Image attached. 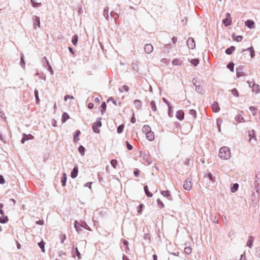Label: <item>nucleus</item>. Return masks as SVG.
Returning a JSON list of instances; mask_svg holds the SVG:
<instances>
[{
    "label": "nucleus",
    "mask_w": 260,
    "mask_h": 260,
    "mask_svg": "<svg viewBox=\"0 0 260 260\" xmlns=\"http://www.w3.org/2000/svg\"><path fill=\"white\" fill-rule=\"evenodd\" d=\"M78 173V168L77 167H74L72 173H71V177L73 178H75L77 176Z\"/></svg>",
    "instance_id": "nucleus-15"
},
{
    "label": "nucleus",
    "mask_w": 260,
    "mask_h": 260,
    "mask_svg": "<svg viewBox=\"0 0 260 260\" xmlns=\"http://www.w3.org/2000/svg\"><path fill=\"white\" fill-rule=\"evenodd\" d=\"M111 164L114 169H116L118 165V161L116 159H112L111 161Z\"/></svg>",
    "instance_id": "nucleus-27"
},
{
    "label": "nucleus",
    "mask_w": 260,
    "mask_h": 260,
    "mask_svg": "<svg viewBox=\"0 0 260 260\" xmlns=\"http://www.w3.org/2000/svg\"><path fill=\"white\" fill-rule=\"evenodd\" d=\"M172 64L175 66L180 65L181 62L178 59H174L172 60Z\"/></svg>",
    "instance_id": "nucleus-33"
},
{
    "label": "nucleus",
    "mask_w": 260,
    "mask_h": 260,
    "mask_svg": "<svg viewBox=\"0 0 260 260\" xmlns=\"http://www.w3.org/2000/svg\"><path fill=\"white\" fill-rule=\"evenodd\" d=\"M126 146L127 148L129 150H131L133 149V146L131 144H129L128 142H126Z\"/></svg>",
    "instance_id": "nucleus-50"
},
{
    "label": "nucleus",
    "mask_w": 260,
    "mask_h": 260,
    "mask_svg": "<svg viewBox=\"0 0 260 260\" xmlns=\"http://www.w3.org/2000/svg\"><path fill=\"white\" fill-rule=\"evenodd\" d=\"M144 190H145V193L147 195V196L149 197H152L153 194H152V193H151V192H149V191L148 189L147 186H145L144 187Z\"/></svg>",
    "instance_id": "nucleus-25"
},
{
    "label": "nucleus",
    "mask_w": 260,
    "mask_h": 260,
    "mask_svg": "<svg viewBox=\"0 0 260 260\" xmlns=\"http://www.w3.org/2000/svg\"><path fill=\"white\" fill-rule=\"evenodd\" d=\"M160 193L164 197L168 198L169 200L171 199V192L168 190L161 191Z\"/></svg>",
    "instance_id": "nucleus-10"
},
{
    "label": "nucleus",
    "mask_w": 260,
    "mask_h": 260,
    "mask_svg": "<svg viewBox=\"0 0 260 260\" xmlns=\"http://www.w3.org/2000/svg\"><path fill=\"white\" fill-rule=\"evenodd\" d=\"M75 252L76 253L78 258L80 259L81 258V254H80V252H79L78 248L77 247L75 248Z\"/></svg>",
    "instance_id": "nucleus-45"
},
{
    "label": "nucleus",
    "mask_w": 260,
    "mask_h": 260,
    "mask_svg": "<svg viewBox=\"0 0 260 260\" xmlns=\"http://www.w3.org/2000/svg\"><path fill=\"white\" fill-rule=\"evenodd\" d=\"M235 50V47L234 46H231V47L226 49L225 53L227 54H231Z\"/></svg>",
    "instance_id": "nucleus-21"
},
{
    "label": "nucleus",
    "mask_w": 260,
    "mask_h": 260,
    "mask_svg": "<svg viewBox=\"0 0 260 260\" xmlns=\"http://www.w3.org/2000/svg\"><path fill=\"white\" fill-rule=\"evenodd\" d=\"M23 136L24 137H25V139H27V141L29 139L34 138V137L31 135H27L26 134H24Z\"/></svg>",
    "instance_id": "nucleus-48"
},
{
    "label": "nucleus",
    "mask_w": 260,
    "mask_h": 260,
    "mask_svg": "<svg viewBox=\"0 0 260 260\" xmlns=\"http://www.w3.org/2000/svg\"><path fill=\"white\" fill-rule=\"evenodd\" d=\"M78 150L82 155H83L84 154L85 149L83 146H80L79 147Z\"/></svg>",
    "instance_id": "nucleus-37"
},
{
    "label": "nucleus",
    "mask_w": 260,
    "mask_h": 260,
    "mask_svg": "<svg viewBox=\"0 0 260 260\" xmlns=\"http://www.w3.org/2000/svg\"><path fill=\"white\" fill-rule=\"evenodd\" d=\"M196 90L198 92H201V91L202 90L201 88L199 86H196Z\"/></svg>",
    "instance_id": "nucleus-61"
},
{
    "label": "nucleus",
    "mask_w": 260,
    "mask_h": 260,
    "mask_svg": "<svg viewBox=\"0 0 260 260\" xmlns=\"http://www.w3.org/2000/svg\"><path fill=\"white\" fill-rule=\"evenodd\" d=\"M233 39L234 41H236L238 42H240L242 40L243 37L242 36H235V34H233L232 36Z\"/></svg>",
    "instance_id": "nucleus-17"
},
{
    "label": "nucleus",
    "mask_w": 260,
    "mask_h": 260,
    "mask_svg": "<svg viewBox=\"0 0 260 260\" xmlns=\"http://www.w3.org/2000/svg\"><path fill=\"white\" fill-rule=\"evenodd\" d=\"M248 139V141L249 142H251L252 139L254 141H256L255 132L254 130H251V131L249 132Z\"/></svg>",
    "instance_id": "nucleus-8"
},
{
    "label": "nucleus",
    "mask_w": 260,
    "mask_h": 260,
    "mask_svg": "<svg viewBox=\"0 0 260 260\" xmlns=\"http://www.w3.org/2000/svg\"><path fill=\"white\" fill-rule=\"evenodd\" d=\"M239 185L237 183H235L233 184V185L231 187V191L233 192H236L238 188Z\"/></svg>",
    "instance_id": "nucleus-24"
},
{
    "label": "nucleus",
    "mask_w": 260,
    "mask_h": 260,
    "mask_svg": "<svg viewBox=\"0 0 260 260\" xmlns=\"http://www.w3.org/2000/svg\"><path fill=\"white\" fill-rule=\"evenodd\" d=\"M123 260H129V259L126 256H123Z\"/></svg>",
    "instance_id": "nucleus-64"
},
{
    "label": "nucleus",
    "mask_w": 260,
    "mask_h": 260,
    "mask_svg": "<svg viewBox=\"0 0 260 260\" xmlns=\"http://www.w3.org/2000/svg\"><path fill=\"white\" fill-rule=\"evenodd\" d=\"M177 41V39L176 37H174L172 38V41H173V43L175 44L176 43Z\"/></svg>",
    "instance_id": "nucleus-60"
},
{
    "label": "nucleus",
    "mask_w": 260,
    "mask_h": 260,
    "mask_svg": "<svg viewBox=\"0 0 260 260\" xmlns=\"http://www.w3.org/2000/svg\"><path fill=\"white\" fill-rule=\"evenodd\" d=\"M237 119H238V121L240 122L244 121L243 118L242 117H241V116H239L237 117Z\"/></svg>",
    "instance_id": "nucleus-53"
},
{
    "label": "nucleus",
    "mask_w": 260,
    "mask_h": 260,
    "mask_svg": "<svg viewBox=\"0 0 260 260\" xmlns=\"http://www.w3.org/2000/svg\"><path fill=\"white\" fill-rule=\"evenodd\" d=\"M101 112L103 113L106 109V104L105 102L103 103L101 106Z\"/></svg>",
    "instance_id": "nucleus-38"
},
{
    "label": "nucleus",
    "mask_w": 260,
    "mask_h": 260,
    "mask_svg": "<svg viewBox=\"0 0 260 260\" xmlns=\"http://www.w3.org/2000/svg\"><path fill=\"white\" fill-rule=\"evenodd\" d=\"M79 227H80L79 224L77 221H75V228H76V229L77 231H78V228H79Z\"/></svg>",
    "instance_id": "nucleus-52"
},
{
    "label": "nucleus",
    "mask_w": 260,
    "mask_h": 260,
    "mask_svg": "<svg viewBox=\"0 0 260 260\" xmlns=\"http://www.w3.org/2000/svg\"><path fill=\"white\" fill-rule=\"evenodd\" d=\"M123 244H125V245H128V241H126V240H123Z\"/></svg>",
    "instance_id": "nucleus-63"
},
{
    "label": "nucleus",
    "mask_w": 260,
    "mask_h": 260,
    "mask_svg": "<svg viewBox=\"0 0 260 260\" xmlns=\"http://www.w3.org/2000/svg\"><path fill=\"white\" fill-rule=\"evenodd\" d=\"M78 36L74 35L72 38V42L73 44L74 45H76L78 42Z\"/></svg>",
    "instance_id": "nucleus-26"
},
{
    "label": "nucleus",
    "mask_w": 260,
    "mask_h": 260,
    "mask_svg": "<svg viewBox=\"0 0 260 260\" xmlns=\"http://www.w3.org/2000/svg\"><path fill=\"white\" fill-rule=\"evenodd\" d=\"M128 90H129V88L127 85H123L122 86V89H120V91L122 92V91H124L127 92L128 91Z\"/></svg>",
    "instance_id": "nucleus-41"
},
{
    "label": "nucleus",
    "mask_w": 260,
    "mask_h": 260,
    "mask_svg": "<svg viewBox=\"0 0 260 260\" xmlns=\"http://www.w3.org/2000/svg\"><path fill=\"white\" fill-rule=\"evenodd\" d=\"M124 127V126L123 124H121V125H119L117 128V133L118 134L121 133L123 131Z\"/></svg>",
    "instance_id": "nucleus-31"
},
{
    "label": "nucleus",
    "mask_w": 260,
    "mask_h": 260,
    "mask_svg": "<svg viewBox=\"0 0 260 260\" xmlns=\"http://www.w3.org/2000/svg\"><path fill=\"white\" fill-rule=\"evenodd\" d=\"M21 64L22 66H24L25 65V61L24 60V55L22 53L21 54Z\"/></svg>",
    "instance_id": "nucleus-43"
},
{
    "label": "nucleus",
    "mask_w": 260,
    "mask_h": 260,
    "mask_svg": "<svg viewBox=\"0 0 260 260\" xmlns=\"http://www.w3.org/2000/svg\"><path fill=\"white\" fill-rule=\"evenodd\" d=\"M34 28L36 29V25L38 26V27H40V18L35 16L34 17Z\"/></svg>",
    "instance_id": "nucleus-11"
},
{
    "label": "nucleus",
    "mask_w": 260,
    "mask_h": 260,
    "mask_svg": "<svg viewBox=\"0 0 260 260\" xmlns=\"http://www.w3.org/2000/svg\"><path fill=\"white\" fill-rule=\"evenodd\" d=\"M245 24L249 28H253L254 27V22L251 20H248L245 21Z\"/></svg>",
    "instance_id": "nucleus-12"
},
{
    "label": "nucleus",
    "mask_w": 260,
    "mask_h": 260,
    "mask_svg": "<svg viewBox=\"0 0 260 260\" xmlns=\"http://www.w3.org/2000/svg\"><path fill=\"white\" fill-rule=\"evenodd\" d=\"M187 45L188 46V48L191 49H194L195 48L196 44L193 39L191 38H188L187 41Z\"/></svg>",
    "instance_id": "nucleus-5"
},
{
    "label": "nucleus",
    "mask_w": 260,
    "mask_h": 260,
    "mask_svg": "<svg viewBox=\"0 0 260 260\" xmlns=\"http://www.w3.org/2000/svg\"><path fill=\"white\" fill-rule=\"evenodd\" d=\"M61 243H63L64 241L66 239V236L64 234H61L60 236Z\"/></svg>",
    "instance_id": "nucleus-47"
},
{
    "label": "nucleus",
    "mask_w": 260,
    "mask_h": 260,
    "mask_svg": "<svg viewBox=\"0 0 260 260\" xmlns=\"http://www.w3.org/2000/svg\"><path fill=\"white\" fill-rule=\"evenodd\" d=\"M253 240H254L253 238L252 237H250L249 238V240L247 243V246H248L249 247L251 248V247L252 245Z\"/></svg>",
    "instance_id": "nucleus-23"
},
{
    "label": "nucleus",
    "mask_w": 260,
    "mask_h": 260,
    "mask_svg": "<svg viewBox=\"0 0 260 260\" xmlns=\"http://www.w3.org/2000/svg\"><path fill=\"white\" fill-rule=\"evenodd\" d=\"M69 118H70V116H69V114L66 112L63 113L62 114V118H61L62 122V123L65 122L66 121V120L69 119Z\"/></svg>",
    "instance_id": "nucleus-16"
},
{
    "label": "nucleus",
    "mask_w": 260,
    "mask_h": 260,
    "mask_svg": "<svg viewBox=\"0 0 260 260\" xmlns=\"http://www.w3.org/2000/svg\"><path fill=\"white\" fill-rule=\"evenodd\" d=\"M231 92L234 96H235L236 97H238L239 96L238 91L236 88L232 89L231 90Z\"/></svg>",
    "instance_id": "nucleus-34"
},
{
    "label": "nucleus",
    "mask_w": 260,
    "mask_h": 260,
    "mask_svg": "<svg viewBox=\"0 0 260 260\" xmlns=\"http://www.w3.org/2000/svg\"><path fill=\"white\" fill-rule=\"evenodd\" d=\"M16 244H17V247L18 249H20L21 248V245L18 242V241H16Z\"/></svg>",
    "instance_id": "nucleus-59"
},
{
    "label": "nucleus",
    "mask_w": 260,
    "mask_h": 260,
    "mask_svg": "<svg viewBox=\"0 0 260 260\" xmlns=\"http://www.w3.org/2000/svg\"><path fill=\"white\" fill-rule=\"evenodd\" d=\"M157 205L159 207V208L161 209V208H163L164 207V203L160 201V199H157Z\"/></svg>",
    "instance_id": "nucleus-32"
},
{
    "label": "nucleus",
    "mask_w": 260,
    "mask_h": 260,
    "mask_svg": "<svg viewBox=\"0 0 260 260\" xmlns=\"http://www.w3.org/2000/svg\"><path fill=\"white\" fill-rule=\"evenodd\" d=\"M184 252L187 254H190L191 253L192 249L190 247H186L184 248Z\"/></svg>",
    "instance_id": "nucleus-29"
},
{
    "label": "nucleus",
    "mask_w": 260,
    "mask_h": 260,
    "mask_svg": "<svg viewBox=\"0 0 260 260\" xmlns=\"http://www.w3.org/2000/svg\"><path fill=\"white\" fill-rule=\"evenodd\" d=\"M102 125V123L101 121H96L95 122H94L92 125V128L93 131L95 133H99L100 132V130L99 129V127H100Z\"/></svg>",
    "instance_id": "nucleus-3"
},
{
    "label": "nucleus",
    "mask_w": 260,
    "mask_h": 260,
    "mask_svg": "<svg viewBox=\"0 0 260 260\" xmlns=\"http://www.w3.org/2000/svg\"><path fill=\"white\" fill-rule=\"evenodd\" d=\"M227 68L230 69L232 72L234 71V64L233 63H229L228 66Z\"/></svg>",
    "instance_id": "nucleus-35"
},
{
    "label": "nucleus",
    "mask_w": 260,
    "mask_h": 260,
    "mask_svg": "<svg viewBox=\"0 0 260 260\" xmlns=\"http://www.w3.org/2000/svg\"><path fill=\"white\" fill-rule=\"evenodd\" d=\"M223 23L225 26H229L232 23V19L230 14L227 13L226 14V18L223 20Z\"/></svg>",
    "instance_id": "nucleus-4"
},
{
    "label": "nucleus",
    "mask_w": 260,
    "mask_h": 260,
    "mask_svg": "<svg viewBox=\"0 0 260 260\" xmlns=\"http://www.w3.org/2000/svg\"><path fill=\"white\" fill-rule=\"evenodd\" d=\"M2 216H0V222L2 223H6L8 221V219L7 216H5L3 214H1Z\"/></svg>",
    "instance_id": "nucleus-22"
},
{
    "label": "nucleus",
    "mask_w": 260,
    "mask_h": 260,
    "mask_svg": "<svg viewBox=\"0 0 260 260\" xmlns=\"http://www.w3.org/2000/svg\"><path fill=\"white\" fill-rule=\"evenodd\" d=\"M31 2L33 4L34 7H36L38 4V3L36 2V0H31Z\"/></svg>",
    "instance_id": "nucleus-56"
},
{
    "label": "nucleus",
    "mask_w": 260,
    "mask_h": 260,
    "mask_svg": "<svg viewBox=\"0 0 260 260\" xmlns=\"http://www.w3.org/2000/svg\"><path fill=\"white\" fill-rule=\"evenodd\" d=\"M231 153L229 148L224 146L219 151V156L222 159L227 160L231 157Z\"/></svg>",
    "instance_id": "nucleus-1"
},
{
    "label": "nucleus",
    "mask_w": 260,
    "mask_h": 260,
    "mask_svg": "<svg viewBox=\"0 0 260 260\" xmlns=\"http://www.w3.org/2000/svg\"><path fill=\"white\" fill-rule=\"evenodd\" d=\"M45 243L43 240H42L40 242H39L38 243V245L41 249L42 251L43 252H45Z\"/></svg>",
    "instance_id": "nucleus-19"
},
{
    "label": "nucleus",
    "mask_w": 260,
    "mask_h": 260,
    "mask_svg": "<svg viewBox=\"0 0 260 260\" xmlns=\"http://www.w3.org/2000/svg\"><path fill=\"white\" fill-rule=\"evenodd\" d=\"M36 223L38 224L43 225L44 224L43 220H39L36 222Z\"/></svg>",
    "instance_id": "nucleus-57"
},
{
    "label": "nucleus",
    "mask_w": 260,
    "mask_h": 260,
    "mask_svg": "<svg viewBox=\"0 0 260 260\" xmlns=\"http://www.w3.org/2000/svg\"><path fill=\"white\" fill-rule=\"evenodd\" d=\"M145 135L146 139L150 141H153L155 139L154 133L152 131L145 134Z\"/></svg>",
    "instance_id": "nucleus-7"
},
{
    "label": "nucleus",
    "mask_w": 260,
    "mask_h": 260,
    "mask_svg": "<svg viewBox=\"0 0 260 260\" xmlns=\"http://www.w3.org/2000/svg\"><path fill=\"white\" fill-rule=\"evenodd\" d=\"M249 109L251 112H252L253 115H255L257 112V109L254 107H250Z\"/></svg>",
    "instance_id": "nucleus-36"
},
{
    "label": "nucleus",
    "mask_w": 260,
    "mask_h": 260,
    "mask_svg": "<svg viewBox=\"0 0 260 260\" xmlns=\"http://www.w3.org/2000/svg\"><path fill=\"white\" fill-rule=\"evenodd\" d=\"M134 173L135 174V176L137 177L139 176V174H140V171L139 170H136V171H135L134 172Z\"/></svg>",
    "instance_id": "nucleus-55"
},
{
    "label": "nucleus",
    "mask_w": 260,
    "mask_h": 260,
    "mask_svg": "<svg viewBox=\"0 0 260 260\" xmlns=\"http://www.w3.org/2000/svg\"><path fill=\"white\" fill-rule=\"evenodd\" d=\"M191 178H187L185 180L183 184V188L187 190H190L192 188Z\"/></svg>",
    "instance_id": "nucleus-2"
},
{
    "label": "nucleus",
    "mask_w": 260,
    "mask_h": 260,
    "mask_svg": "<svg viewBox=\"0 0 260 260\" xmlns=\"http://www.w3.org/2000/svg\"><path fill=\"white\" fill-rule=\"evenodd\" d=\"M94 104L92 103H90L88 105V108L90 109H91L93 108Z\"/></svg>",
    "instance_id": "nucleus-54"
},
{
    "label": "nucleus",
    "mask_w": 260,
    "mask_h": 260,
    "mask_svg": "<svg viewBox=\"0 0 260 260\" xmlns=\"http://www.w3.org/2000/svg\"><path fill=\"white\" fill-rule=\"evenodd\" d=\"M176 116L180 120H183L184 116V113L182 110H179L177 112Z\"/></svg>",
    "instance_id": "nucleus-9"
},
{
    "label": "nucleus",
    "mask_w": 260,
    "mask_h": 260,
    "mask_svg": "<svg viewBox=\"0 0 260 260\" xmlns=\"http://www.w3.org/2000/svg\"><path fill=\"white\" fill-rule=\"evenodd\" d=\"M133 69L135 70H136L137 71L139 70V64L137 62L133 63Z\"/></svg>",
    "instance_id": "nucleus-42"
},
{
    "label": "nucleus",
    "mask_w": 260,
    "mask_h": 260,
    "mask_svg": "<svg viewBox=\"0 0 260 260\" xmlns=\"http://www.w3.org/2000/svg\"><path fill=\"white\" fill-rule=\"evenodd\" d=\"M208 177L209 178V179L212 181H214V178L212 176V174L211 173H208Z\"/></svg>",
    "instance_id": "nucleus-51"
},
{
    "label": "nucleus",
    "mask_w": 260,
    "mask_h": 260,
    "mask_svg": "<svg viewBox=\"0 0 260 260\" xmlns=\"http://www.w3.org/2000/svg\"><path fill=\"white\" fill-rule=\"evenodd\" d=\"M74 99V97L72 95H66L64 98V101H67L68 99Z\"/></svg>",
    "instance_id": "nucleus-46"
},
{
    "label": "nucleus",
    "mask_w": 260,
    "mask_h": 260,
    "mask_svg": "<svg viewBox=\"0 0 260 260\" xmlns=\"http://www.w3.org/2000/svg\"><path fill=\"white\" fill-rule=\"evenodd\" d=\"M35 95L36 99L37 104H39L40 100L39 98L38 91L37 90H35Z\"/></svg>",
    "instance_id": "nucleus-39"
},
{
    "label": "nucleus",
    "mask_w": 260,
    "mask_h": 260,
    "mask_svg": "<svg viewBox=\"0 0 260 260\" xmlns=\"http://www.w3.org/2000/svg\"><path fill=\"white\" fill-rule=\"evenodd\" d=\"M5 182V179L3 177V176L1 175H0V183L1 184H4Z\"/></svg>",
    "instance_id": "nucleus-49"
},
{
    "label": "nucleus",
    "mask_w": 260,
    "mask_h": 260,
    "mask_svg": "<svg viewBox=\"0 0 260 260\" xmlns=\"http://www.w3.org/2000/svg\"><path fill=\"white\" fill-rule=\"evenodd\" d=\"M212 109L214 112H217L220 110V108L219 107L218 104L214 102L212 105Z\"/></svg>",
    "instance_id": "nucleus-13"
},
{
    "label": "nucleus",
    "mask_w": 260,
    "mask_h": 260,
    "mask_svg": "<svg viewBox=\"0 0 260 260\" xmlns=\"http://www.w3.org/2000/svg\"><path fill=\"white\" fill-rule=\"evenodd\" d=\"M190 62L194 66H197L199 63V60L198 59H193L190 60Z\"/></svg>",
    "instance_id": "nucleus-30"
},
{
    "label": "nucleus",
    "mask_w": 260,
    "mask_h": 260,
    "mask_svg": "<svg viewBox=\"0 0 260 260\" xmlns=\"http://www.w3.org/2000/svg\"><path fill=\"white\" fill-rule=\"evenodd\" d=\"M26 141H27V139H25V137H23L21 140V143H24Z\"/></svg>",
    "instance_id": "nucleus-62"
},
{
    "label": "nucleus",
    "mask_w": 260,
    "mask_h": 260,
    "mask_svg": "<svg viewBox=\"0 0 260 260\" xmlns=\"http://www.w3.org/2000/svg\"><path fill=\"white\" fill-rule=\"evenodd\" d=\"M144 51L147 54H150L153 51V47L151 44H146L144 46Z\"/></svg>",
    "instance_id": "nucleus-6"
},
{
    "label": "nucleus",
    "mask_w": 260,
    "mask_h": 260,
    "mask_svg": "<svg viewBox=\"0 0 260 260\" xmlns=\"http://www.w3.org/2000/svg\"><path fill=\"white\" fill-rule=\"evenodd\" d=\"M150 105H151V108L152 110L154 111H156L157 109H156V103H155V101H151Z\"/></svg>",
    "instance_id": "nucleus-28"
},
{
    "label": "nucleus",
    "mask_w": 260,
    "mask_h": 260,
    "mask_svg": "<svg viewBox=\"0 0 260 260\" xmlns=\"http://www.w3.org/2000/svg\"><path fill=\"white\" fill-rule=\"evenodd\" d=\"M151 131V127L148 125H145L142 127V132L145 134Z\"/></svg>",
    "instance_id": "nucleus-14"
},
{
    "label": "nucleus",
    "mask_w": 260,
    "mask_h": 260,
    "mask_svg": "<svg viewBox=\"0 0 260 260\" xmlns=\"http://www.w3.org/2000/svg\"><path fill=\"white\" fill-rule=\"evenodd\" d=\"M247 50H250L251 57V58H253V56H254V51L253 50V48L252 47H251L250 48H248Z\"/></svg>",
    "instance_id": "nucleus-40"
},
{
    "label": "nucleus",
    "mask_w": 260,
    "mask_h": 260,
    "mask_svg": "<svg viewBox=\"0 0 260 260\" xmlns=\"http://www.w3.org/2000/svg\"><path fill=\"white\" fill-rule=\"evenodd\" d=\"M80 134V131L79 130L76 131V134L74 136V141L76 143L79 141V139L78 138V137Z\"/></svg>",
    "instance_id": "nucleus-20"
},
{
    "label": "nucleus",
    "mask_w": 260,
    "mask_h": 260,
    "mask_svg": "<svg viewBox=\"0 0 260 260\" xmlns=\"http://www.w3.org/2000/svg\"><path fill=\"white\" fill-rule=\"evenodd\" d=\"M67 179V174L65 173H63L62 174V177L61 179V183H62V186H64L66 185Z\"/></svg>",
    "instance_id": "nucleus-18"
},
{
    "label": "nucleus",
    "mask_w": 260,
    "mask_h": 260,
    "mask_svg": "<svg viewBox=\"0 0 260 260\" xmlns=\"http://www.w3.org/2000/svg\"><path fill=\"white\" fill-rule=\"evenodd\" d=\"M108 11L109 9L108 8H106L104 10V15L107 18L108 17Z\"/></svg>",
    "instance_id": "nucleus-44"
},
{
    "label": "nucleus",
    "mask_w": 260,
    "mask_h": 260,
    "mask_svg": "<svg viewBox=\"0 0 260 260\" xmlns=\"http://www.w3.org/2000/svg\"><path fill=\"white\" fill-rule=\"evenodd\" d=\"M143 207V204H141V205H139L140 210L138 211V213H141Z\"/></svg>",
    "instance_id": "nucleus-58"
}]
</instances>
